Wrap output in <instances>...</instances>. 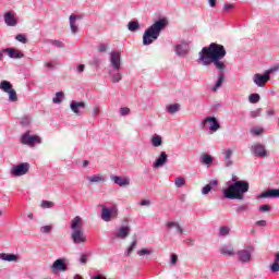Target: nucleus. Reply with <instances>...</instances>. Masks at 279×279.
<instances>
[{"label": "nucleus", "instance_id": "obj_20", "mask_svg": "<svg viewBox=\"0 0 279 279\" xmlns=\"http://www.w3.org/2000/svg\"><path fill=\"white\" fill-rule=\"evenodd\" d=\"M130 232H131L130 227H128V226H122V227H120V228L117 230L116 236H117V239L124 240V239H128V236H130Z\"/></svg>", "mask_w": 279, "mask_h": 279}, {"label": "nucleus", "instance_id": "obj_14", "mask_svg": "<svg viewBox=\"0 0 279 279\" xmlns=\"http://www.w3.org/2000/svg\"><path fill=\"white\" fill-rule=\"evenodd\" d=\"M70 230H72V232H75L77 230H84V220H82V217L75 216L71 220Z\"/></svg>", "mask_w": 279, "mask_h": 279}, {"label": "nucleus", "instance_id": "obj_25", "mask_svg": "<svg viewBox=\"0 0 279 279\" xmlns=\"http://www.w3.org/2000/svg\"><path fill=\"white\" fill-rule=\"evenodd\" d=\"M220 254H222V256H234V254H236L234 252V247L232 246V244L229 245H223L220 248Z\"/></svg>", "mask_w": 279, "mask_h": 279}, {"label": "nucleus", "instance_id": "obj_16", "mask_svg": "<svg viewBox=\"0 0 279 279\" xmlns=\"http://www.w3.org/2000/svg\"><path fill=\"white\" fill-rule=\"evenodd\" d=\"M204 123H209V132L211 133L217 132V130L221 128V125L219 124V121H217V118L215 117H207Z\"/></svg>", "mask_w": 279, "mask_h": 279}, {"label": "nucleus", "instance_id": "obj_53", "mask_svg": "<svg viewBox=\"0 0 279 279\" xmlns=\"http://www.w3.org/2000/svg\"><path fill=\"white\" fill-rule=\"evenodd\" d=\"M21 123L22 125H29V123H32V119L29 117H23Z\"/></svg>", "mask_w": 279, "mask_h": 279}, {"label": "nucleus", "instance_id": "obj_34", "mask_svg": "<svg viewBox=\"0 0 279 279\" xmlns=\"http://www.w3.org/2000/svg\"><path fill=\"white\" fill-rule=\"evenodd\" d=\"M153 147H160L162 145V137L160 135H154L151 137Z\"/></svg>", "mask_w": 279, "mask_h": 279}, {"label": "nucleus", "instance_id": "obj_2", "mask_svg": "<svg viewBox=\"0 0 279 279\" xmlns=\"http://www.w3.org/2000/svg\"><path fill=\"white\" fill-rule=\"evenodd\" d=\"M169 25V21L167 19H160L156 21L153 25H150L143 35V45L145 47L151 45L155 40L160 38V32L166 29Z\"/></svg>", "mask_w": 279, "mask_h": 279}, {"label": "nucleus", "instance_id": "obj_46", "mask_svg": "<svg viewBox=\"0 0 279 279\" xmlns=\"http://www.w3.org/2000/svg\"><path fill=\"white\" fill-rule=\"evenodd\" d=\"M53 202L51 201H43L41 202V208L46 209V208H53Z\"/></svg>", "mask_w": 279, "mask_h": 279}, {"label": "nucleus", "instance_id": "obj_9", "mask_svg": "<svg viewBox=\"0 0 279 279\" xmlns=\"http://www.w3.org/2000/svg\"><path fill=\"white\" fill-rule=\"evenodd\" d=\"M251 153L253 156H257L258 158H267L269 156V151L265 149V145L257 143L251 146Z\"/></svg>", "mask_w": 279, "mask_h": 279}, {"label": "nucleus", "instance_id": "obj_6", "mask_svg": "<svg viewBox=\"0 0 279 279\" xmlns=\"http://www.w3.org/2000/svg\"><path fill=\"white\" fill-rule=\"evenodd\" d=\"M119 217V208L117 206L112 207H106L102 206L101 209V219L102 221L109 222L112 221V219H117Z\"/></svg>", "mask_w": 279, "mask_h": 279}, {"label": "nucleus", "instance_id": "obj_60", "mask_svg": "<svg viewBox=\"0 0 279 279\" xmlns=\"http://www.w3.org/2000/svg\"><path fill=\"white\" fill-rule=\"evenodd\" d=\"M100 110H99V107H94V110L92 112V117H97V114H99Z\"/></svg>", "mask_w": 279, "mask_h": 279}, {"label": "nucleus", "instance_id": "obj_31", "mask_svg": "<svg viewBox=\"0 0 279 279\" xmlns=\"http://www.w3.org/2000/svg\"><path fill=\"white\" fill-rule=\"evenodd\" d=\"M166 110L169 114H175V112H180V104L168 105Z\"/></svg>", "mask_w": 279, "mask_h": 279}, {"label": "nucleus", "instance_id": "obj_3", "mask_svg": "<svg viewBox=\"0 0 279 279\" xmlns=\"http://www.w3.org/2000/svg\"><path fill=\"white\" fill-rule=\"evenodd\" d=\"M250 191V183L247 181H235L233 184L222 190L223 197L226 199H240L243 201L244 193Z\"/></svg>", "mask_w": 279, "mask_h": 279}, {"label": "nucleus", "instance_id": "obj_44", "mask_svg": "<svg viewBox=\"0 0 279 279\" xmlns=\"http://www.w3.org/2000/svg\"><path fill=\"white\" fill-rule=\"evenodd\" d=\"M78 263L81 265H86V263H88V254L82 253Z\"/></svg>", "mask_w": 279, "mask_h": 279}, {"label": "nucleus", "instance_id": "obj_40", "mask_svg": "<svg viewBox=\"0 0 279 279\" xmlns=\"http://www.w3.org/2000/svg\"><path fill=\"white\" fill-rule=\"evenodd\" d=\"M263 132H265V130L260 126H255V128L251 129V134H254V136H260V134H263Z\"/></svg>", "mask_w": 279, "mask_h": 279}, {"label": "nucleus", "instance_id": "obj_64", "mask_svg": "<svg viewBox=\"0 0 279 279\" xmlns=\"http://www.w3.org/2000/svg\"><path fill=\"white\" fill-rule=\"evenodd\" d=\"M185 243H187V245H195V240L187 239V240H185Z\"/></svg>", "mask_w": 279, "mask_h": 279}, {"label": "nucleus", "instance_id": "obj_11", "mask_svg": "<svg viewBox=\"0 0 279 279\" xmlns=\"http://www.w3.org/2000/svg\"><path fill=\"white\" fill-rule=\"evenodd\" d=\"M71 240L73 241V243L75 245H80L82 243H86V234H84V229L83 230L72 231Z\"/></svg>", "mask_w": 279, "mask_h": 279}, {"label": "nucleus", "instance_id": "obj_42", "mask_svg": "<svg viewBox=\"0 0 279 279\" xmlns=\"http://www.w3.org/2000/svg\"><path fill=\"white\" fill-rule=\"evenodd\" d=\"M15 40H17V43H22L23 45H27V37L24 34H17L15 36Z\"/></svg>", "mask_w": 279, "mask_h": 279}, {"label": "nucleus", "instance_id": "obj_41", "mask_svg": "<svg viewBox=\"0 0 279 279\" xmlns=\"http://www.w3.org/2000/svg\"><path fill=\"white\" fill-rule=\"evenodd\" d=\"M149 254H154V251L149 248H142L137 251L138 256H149Z\"/></svg>", "mask_w": 279, "mask_h": 279}, {"label": "nucleus", "instance_id": "obj_5", "mask_svg": "<svg viewBox=\"0 0 279 279\" xmlns=\"http://www.w3.org/2000/svg\"><path fill=\"white\" fill-rule=\"evenodd\" d=\"M276 71H278V68H271L267 70L264 74H255L253 76L254 84H256V86H258L259 88H263V86H265V84H267V82L271 80V73H276Z\"/></svg>", "mask_w": 279, "mask_h": 279}, {"label": "nucleus", "instance_id": "obj_10", "mask_svg": "<svg viewBox=\"0 0 279 279\" xmlns=\"http://www.w3.org/2000/svg\"><path fill=\"white\" fill-rule=\"evenodd\" d=\"M86 108V102L72 100L70 104V109L76 117H82Z\"/></svg>", "mask_w": 279, "mask_h": 279}, {"label": "nucleus", "instance_id": "obj_29", "mask_svg": "<svg viewBox=\"0 0 279 279\" xmlns=\"http://www.w3.org/2000/svg\"><path fill=\"white\" fill-rule=\"evenodd\" d=\"M75 21H77V15H70V29L72 34H77L78 27L77 24H75Z\"/></svg>", "mask_w": 279, "mask_h": 279}, {"label": "nucleus", "instance_id": "obj_12", "mask_svg": "<svg viewBox=\"0 0 279 279\" xmlns=\"http://www.w3.org/2000/svg\"><path fill=\"white\" fill-rule=\"evenodd\" d=\"M64 262V258H59L54 260L50 267L52 274H58V271H66V263Z\"/></svg>", "mask_w": 279, "mask_h": 279}, {"label": "nucleus", "instance_id": "obj_22", "mask_svg": "<svg viewBox=\"0 0 279 279\" xmlns=\"http://www.w3.org/2000/svg\"><path fill=\"white\" fill-rule=\"evenodd\" d=\"M233 154L234 151L232 150V148H228L227 150L223 151L225 167H232V165H234V161L232 160Z\"/></svg>", "mask_w": 279, "mask_h": 279}, {"label": "nucleus", "instance_id": "obj_45", "mask_svg": "<svg viewBox=\"0 0 279 279\" xmlns=\"http://www.w3.org/2000/svg\"><path fill=\"white\" fill-rule=\"evenodd\" d=\"M52 229H53V226H51V225L44 226L40 228V232L43 234H49V232H51Z\"/></svg>", "mask_w": 279, "mask_h": 279}, {"label": "nucleus", "instance_id": "obj_54", "mask_svg": "<svg viewBox=\"0 0 279 279\" xmlns=\"http://www.w3.org/2000/svg\"><path fill=\"white\" fill-rule=\"evenodd\" d=\"M230 10H234V5L233 4L225 3L223 4V11L225 12H230Z\"/></svg>", "mask_w": 279, "mask_h": 279}, {"label": "nucleus", "instance_id": "obj_49", "mask_svg": "<svg viewBox=\"0 0 279 279\" xmlns=\"http://www.w3.org/2000/svg\"><path fill=\"white\" fill-rule=\"evenodd\" d=\"M120 114L122 117H128V114H130V108H128V107L120 108Z\"/></svg>", "mask_w": 279, "mask_h": 279}, {"label": "nucleus", "instance_id": "obj_27", "mask_svg": "<svg viewBox=\"0 0 279 279\" xmlns=\"http://www.w3.org/2000/svg\"><path fill=\"white\" fill-rule=\"evenodd\" d=\"M166 228L167 230H172V228H175L178 234H182V232H184V229H182L180 227V223L175 222V221H168L166 223Z\"/></svg>", "mask_w": 279, "mask_h": 279}, {"label": "nucleus", "instance_id": "obj_7", "mask_svg": "<svg viewBox=\"0 0 279 279\" xmlns=\"http://www.w3.org/2000/svg\"><path fill=\"white\" fill-rule=\"evenodd\" d=\"M11 175L13 178H21V175H27L29 173V163L23 162L11 168Z\"/></svg>", "mask_w": 279, "mask_h": 279}, {"label": "nucleus", "instance_id": "obj_62", "mask_svg": "<svg viewBox=\"0 0 279 279\" xmlns=\"http://www.w3.org/2000/svg\"><path fill=\"white\" fill-rule=\"evenodd\" d=\"M256 226H259V227H265V226H267V221H265V220H259V221H257L256 222Z\"/></svg>", "mask_w": 279, "mask_h": 279}, {"label": "nucleus", "instance_id": "obj_58", "mask_svg": "<svg viewBox=\"0 0 279 279\" xmlns=\"http://www.w3.org/2000/svg\"><path fill=\"white\" fill-rule=\"evenodd\" d=\"M247 210V205H241L236 208V213H243Z\"/></svg>", "mask_w": 279, "mask_h": 279}, {"label": "nucleus", "instance_id": "obj_56", "mask_svg": "<svg viewBox=\"0 0 279 279\" xmlns=\"http://www.w3.org/2000/svg\"><path fill=\"white\" fill-rule=\"evenodd\" d=\"M178 263V255L172 254L170 257V265H175Z\"/></svg>", "mask_w": 279, "mask_h": 279}, {"label": "nucleus", "instance_id": "obj_43", "mask_svg": "<svg viewBox=\"0 0 279 279\" xmlns=\"http://www.w3.org/2000/svg\"><path fill=\"white\" fill-rule=\"evenodd\" d=\"M137 241L134 240L131 245L129 246V250L125 253V256H130V254H132V252H134V250H136V245H137Z\"/></svg>", "mask_w": 279, "mask_h": 279}, {"label": "nucleus", "instance_id": "obj_18", "mask_svg": "<svg viewBox=\"0 0 279 279\" xmlns=\"http://www.w3.org/2000/svg\"><path fill=\"white\" fill-rule=\"evenodd\" d=\"M112 182H114L118 186H130V177H111Z\"/></svg>", "mask_w": 279, "mask_h": 279}, {"label": "nucleus", "instance_id": "obj_24", "mask_svg": "<svg viewBox=\"0 0 279 279\" xmlns=\"http://www.w3.org/2000/svg\"><path fill=\"white\" fill-rule=\"evenodd\" d=\"M0 260H4L7 263H16V260H19V256L10 253H1Z\"/></svg>", "mask_w": 279, "mask_h": 279}, {"label": "nucleus", "instance_id": "obj_13", "mask_svg": "<svg viewBox=\"0 0 279 279\" xmlns=\"http://www.w3.org/2000/svg\"><path fill=\"white\" fill-rule=\"evenodd\" d=\"M169 161V155L167 153L161 151L160 155L157 157V159L153 163L154 169H160L165 167V163Z\"/></svg>", "mask_w": 279, "mask_h": 279}, {"label": "nucleus", "instance_id": "obj_15", "mask_svg": "<svg viewBox=\"0 0 279 279\" xmlns=\"http://www.w3.org/2000/svg\"><path fill=\"white\" fill-rule=\"evenodd\" d=\"M235 254L240 263H250L252 260V252L247 250H239Z\"/></svg>", "mask_w": 279, "mask_h": 279}, {"label": "nucleus", "instance_id": "obj_50", "mask_svg": "<svg viewBox=\"0 0 279 279\" xmlns=\"http://www.w3.org/2000/svg\"><path fill=\"white\" fill-rule=\"evenodd\" d=\"M98 51H99L100 53H106V51H108V45H107V44H100V45L98 46Z\"/></svg>", "mask_w": 279, "mask_h": 279}, {"label": "nucleus", "instance_id": "obj_35", "mask_svg": "<svg viewBox=\"0 0 279 279\" xmlns=\"http://www.w3.org/2000/svg\"><path fill=\"white\" fill-rule=\"evenodd\" d=\"M128 29L129 32H136L137 29H141V24L136 21H131L129 22Z\"/></svg>", "mask_w": 279, "mask_h": 279}, {"label": "nucleus", "instance_id": "obj_30", "mask_svg": "<svg viewBox=\"0 0 279 279\" xmlns=\"http://www.w3.org/2000/svg\"><path fill=\"white\" fill-rule=\"evenodd\" d=\"M87 182L90 184H95V182H106V178L100 174H94L92 177H87Z\"/></svg>", "mask_w": 279, "mask_h": 279}, {"label": "nucleus", "instance_id": "obj_8", "mask_svg": "<svg viewBox=\"0 0 279 279\" xmlns=\"http://www.w3.org/2000/svg\"><path fill=\"white\" fill-rule=\"evenodd\" d=\"M21 143L22 145H28L32 147L34 144L40 145L43 140L38 135H29V132H26L22 135Z\"/></svg>", "mask_w": 279, "mask_h": 279}, {"label": "nucleus", "instance_id": "obj_21", "mask_svg": "<svg viewBox=\"0 0 279 279\" xmlns=\"http://www.w3.org/2000/svg\"><path fill=\"white\" fill-rule=\"evenodd\" d=\"M4 23L8 25V27H16L19 22L12 12H7L4 14Z\"/></svg>", "mask_w": 279, "mask_h": 279}, {"label": "nucleus", "instance_id": "obj_52", "mask_svg": "<svg viewBox=\"0 0 279 279\" xmlns=\"http://www.w3.org/2000/svg\"><path fill=\"white\" fill-rule=\"evenodd\" d=\"M271 210V207L269 205H262L259 207L260 213H269Z\"/></svg>", "mask_w": 279, "mask_h": 279}, {"label": "nucleus", "instance_id": "obj_51", "mask_svg": "<svg viewBox=\"0 0 279 279\" xmlns=\"http://www.w3.org/2000/svg\"><path fill=\"white\" fill-rule=\"evenodd\" d=\"M262 109H256L254 111H251V118L256 119V117H260Z\"/></svg>", "mask_w": 279, "mask_h": 279}, {"label": "nucleus", "instance_id": "obj_26", "mask_svg": "<svg viewBox=\"0 0 279 279\" xmlns=\"http://www.w3.org/2000/svg\"><path fill=\"white\" fill-rule=\"evenodd\" d=\"M217 184H219V181L211 180L207 185L202 189V195H208V193H210V191H213V187L217 186Z\"/></svg>", "mask_w": 279, "mask_h": 279}, {"label": "nucleus", "instance_id": "obj_4", "mask_svg": "<svg viewBox=\"0 0 279 279\" xmlns=\"http://www.w3.org/2000/svg\"><path fill=\"white\" fill-rule=\"evenodd\" d=\"M109 56L110 68L108 70V75L112 84H119V82L123 80V75L121 74V51L113 50Z\"/></svg>", "mask_w": 279, "mask_h": 279}, {"label": "nucleus", "instance_id": "obj_57", "mask_svg": "<svg viewBox=\"0 0 279 279\" xmlns=\"http://www.w3.org/2000/svg\"><path fill=\"white\" fill-rule=\"evenodd\" d=\"M140 206H151V201L150 199H143L140 203Z\"/></svg>", "mask_w": 279, "mask_h": 279}, {"label": "nucleus", "instance_id": "obj_55", "mask_svg": "<svg viewBox=\"0 0 279 279\" xmlns=\"http://www.w3.org/2000/svg\"><path fill=\"white\" fill-rule=\"evenodd\" d=\"M57 64L58 62H53V61L46 62L47 69H56Z\"/></svg>", "mask_w": 279, "mask_h": 279}, {"label": "nucleus", "instance_id": "obj_37", "mask_svg": "<svg viewBox=\"0 0 279 279\" xmlns=\"http://www.w3.org/2000/svg\"><path fill=\"white\" fill-rule=\"evenodd\" d=\"M9 95V101H19V96L16 95V90H14V88H12L10 92H7Z\"/></svg>", "mask_w": 279, "mask_h": 279}, {"label": "nucleus", "instance_id": "obj_19", "mask_svg": "<svg viewBox=\"0 0 279 279\" xmlns=\"http://www.w3.org/2000/svg\"><path fill=\"white\" fill-rule=\"evenodd\" d=\"M7 54L13 60H21V58H25V54L21 50L14 48H7Z\"/></svg>", "mask_w": 279, "mask_h": 279}, {"label": "nucleus", "instance_id": "obj_1", "mask_svg": "<svg viewBox=\"0 0 279 279\" xmlns=\"http://www.w3.org/2000/svg\"><path fill=\"white\" fill-rule=\"evenodd\" d=\"M226 48L219 44L211 43L208 47H204L199 53L197 63L203 66H210L214 64L216 71H218V80L216 84L211 87L213 93H217L221 86H223V82L226 80Z\"/></svg>", "mask_w": 279, "mask_h": 279}, {"label": "nucleus", "instance_id": "obj_48", "mask_svg": "<svg viewBox=\"0 0 279 279\" xmlns=\"http://www.w3.org/2000/svg\"><path fill=\"white\" fill-rule=\"evenodd\" d=\"M50 44H52L53 47H58L59 49H64V43L61 40H50Z\"/></svg>", "mask_w": 279, "mask_h": 279}, {"label": "nucleus", "instance_id": "obj_47", "mask_svg": "<svg viewBox=\"0 0 279 279\" xmlns=\"http://www.w3.org/2000/svg\"><path fill=\"white\" fill-rule=\"evenodd\" d=\"M270 271L272 274H278L279 271V263L278 262H274L271 265H270Z\"/></svg>", "mask_w": 279, "mask_h": 279}, {"label": "nucleus", "instance_id": "obj_33", "mask_svg": "<svg viewBox=\"0 0 279 279\" xmlns=\"http://www.w3.org/2000/svg\"><path fill=\"white\" fill-rule=\"evenodd\" d=\"M53 104H62L64 101V93L57 92L54 97L52 98Z\"/></svg>", "mask_w": 279, "mask_h": 279}, {"label": "nucleus", "instance_id": "obj_36", "mask_svg": "<svg viewBox=\"0 0 279 279\" xmlns=\"http://www.w3.org/2000/svg\"><path fill=\"white\" fill-rule=\"evenodd\" d=\"M228 234H230V227L222 226L219 228L218 236H228Z\"/></svg>", "mask_w": 279, "mask_h": 279}, {"label": "nucleus", "instance_id": "obj_32", "mask_svg": "<svg viewBox=\"0 0 279 279\" xmlns=\"http://www.w3.org/2000/svg\"><path fill=\"white\" fill-rule=\"evenodd\" d=\"M0 90H3V93H9L12 90V83L9 81H1L0 82Z\"/></svg>", "mask_w": 279, "mask_h": 279}, {"label": "nucleus", "instance_id": "obj_17", "mask_svg": "<svg viewBox=\"0 0 279 279\" xmlns=\"http://www.w3.org/2000/svg\"><path fill=\"white\" fill-rule=\"evenodd\" d=\"M189 44L182 43L175 46L174 51L177 56H180L181 58H184L189 53Z\"/></svg>", "mask_w": 279, "mask_h": 279}, {"label": "nucleus", "instance_id": "obj_23", "mask_svg": "<svg viewBox=\"0 0 279 279\" xmlns=\"http://www.w3.org/2000/svg\"><path fill=\"white\" fill-rule=\"evenodd\" d=\"M259 197L262 199H265V198H276V197H279V189H271V190H268L266 192H263Z\"/></svg>", "mask_w": 279, "mask_h": 279}, {"label": "nucleus", "instance_id": "obj_63", "mask_svg": "<svg viewBox=\"0 0 279 279\" xmlns=\"http://www.w3.org/2000/svg\"><path fill=\"white\" fill-rule=\"evenodd\" d=\"M209 3V8H215L217 5V0H207Z\"/></svg>", "mask_w": 279, "mask_h": 279}, {"label": "nucleus", "instance_id": "obj_59", "mask_svg": "<svg viewBox=\"0 0 279 279\" xmlns=\"http://www.w3.org/2000/svg\"><path fill=\"white\" fill-rule=\"evenodd\" d=\"M85 69H86V65H84V64H78L76 71H77V73H84V70H85Z\"/></svg>", "mask_w": 279, "mask_h": 279}, {"label": "nucleus", "instance_id": "obj_61", "mask_svg": "<svg viewBox=\"0 0 279 279\" xmlns=\"http://www.w3.org/2000/svg\"><path fill=\"white\" fill-rule=\"evenodd\" d=\"M8 53V48L0 50V61L3 60V56Z\"/></svg>", "mask_w": 279, "mask_h": 279}, {"label": "nucleus", "instance_id": "obj_39", "mask_svg": "<svg viewBox=\"0 0 279 279\" xmlns=\"http://www.w3.org/2000/svg\"><path fill=\"white\" fill-rule=\"evenodd\" d=\"M174 184H175L177 189H181V186L186 185V180H184V178L179 177L174 180Z\"/></svg>", "mask_w": 279, "mask_h": 279}, {"label": "nucleus", "instance_id": "obj_38", "mask_svg": "<svg viewBox=\"0 0 279 279\" xmlns=\"http://www.w3.org/2000/svg\"><path fill=\"white\" fill-rule=\"evenodd\" d=\"M248 101H250V104H258V101H260V95H258V94H251L248 96Z\"/></svg>", "mask_w": 279, "mask_h": 279}, {"label": "nucleus", "instance_id": "obj_28", "mask_svg": "<svg viewBox=\"0 0 279 279\" xmlns=\"http://www.w3.org/2000/svg\"><path fill=\"white\" fill-rule=\"evenodd\" d=\"M213 160H215V158L208 154L201 155L202 165H206L207 167H210V165H213Z\"/></svg>", "mask_w": 279, "mask_h": 279}]
</instances>
